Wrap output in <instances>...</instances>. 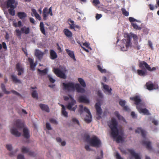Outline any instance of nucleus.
<instances>
[{
    "instance_id": "1",
    "label": "nucleus",
    "mask_w": 159,
    "mask_h": 159,
    "mask_svg": "<svg viewBox=\"0 0 159 159\" xmlns=\"http://www.w3.org/2000/svg\"><path fill=\"white\" fill-rule=\"evenodd\" d=\"M108 125L111 129V135L114 138H116L117 143H119L120 141L123 140L122 137L119 135V130L117 128L118 123L115 118H112Z\"/></svg>"
},
{
    "instance_id": "2",
    "label": "nucleus",
    "mask_w": 159,
    "mask_h": 159,
    "mask_svg": "<svg viewBox=\"0 0 159 159\" xmlns=\"http://www.w3.org/2000/svg\"><path fill=\"white\" fill-rule=\"evenodd\" d=\"M62 84L63 90L68 92H74L75 89L78 93H84L85 92V89L82 88L78 84H75L72 82H69L67 83H63Z\"/></svg>"
},
{
    "instance_id": "3",
    "label": "nucleus",
    "mask_w": 159,
    "mask_h": 159,
    "mask_svg": "<svg viewBox=\"0 0 159 159\" xmlns=\"http://www.w3.org/2000/svg\"><path fill=\"white\" fill-rule=\"evenodd\" d=\"M64 98L65 101L68 100L67 104L66 105V108L70 111H75L77 108L76 101L70 95H69V97L64 96Z\"/></svg>"
},
{
    "instance_id": "4",
    "label": "nucleus",
    "mask_w": 159,
    "mask_h": 159,
    "mask_svg": "<svg viewBox=\"0 0 159 159\" xmlns=\"http://www.w3.org/2000/svg\"><path fill=\"white\" fill-rule=\"evenodd\" d=\"M135 132L136 133H141V134L142 136L144 139L142 141V144L145 146L146 148L148 149L149 150L151 149L152 147L151 146V142L146 140L145 131L141 128H138L135 130Z\"/></svg>"
},
{
    "instance_id": "5",
    "label": "nucleus",
    "mask_w": 159,
    "mask_h": 159,
    "mask_svg": "<svg viewBox=\"0 0 159 159\" xmlns=\"http://www.w3.org/2000/svg\"><path fill=\"white\" fill-rule=\"evenodd\" d=\"M130 99L134 102V103L136 105V107L142 106L143 107H145V103L144 102L142 101L140 96L137 95L130 97Z\"/></svg>"
},
{
    "instance_id": "6",
    "label": "nucleus",
    "mask_w": 159,
    "mask_h": 159,
    "mask_svg": "<svg viewBox=\"0 0 159 159\" xmlns=\"http://www.w3.org/2000/svg\"><path fill=\"white\" fill-rule=\"evenodd\" d=\"M90 140L89 144L92 146L96 148H99L101 146V142L97 136H94L92 137Z\"/></svg>"
},
{
    "instance_id": "7",
    "label": "nucleus",
    "mask_w": 159,
    "mask_h": 159,
    "mask_svg": "<svg viewBox=\"0 0 159 159\" xmlns=\"http://www.w3.org/2000/svg\"><path fill=\"white\" fill-rule=\"evenodd\" d=\"M15 31L16 33V36L18 37H20L22 33H24L25 34H29L30 32V29L29 27H26V26H24L21 28L20 30L19 29H16L15 30Z\"/></svg>"
},
{
    "instance_id": "8",
    "label": "nucleus",
    "mask_w": 159,
    "mask_h": 159,
    "mask_svg": "<svg viewBox=\"0 0 159 159\" xmlns=\"http://www.w3.org/2000/svg\"><path fill=\"white\" fill-rule=\"evenodd\" d=\"M84 111L88 114L86 117L84 118V121L87 123H89L92 120V116L91 113L89 110L86 107L84 108Z\"/></svg>"
},
{
    "instance_id": "9",
    "label": "nucleus",
    "mask_w": 159,
    "mask_h": 159,
    "mask_svg": "<svg viewBox=\"0 0 159 159\" xmlns=\"http://www.w3.org/2000/svg\"><path fill=\"white\" fill-rule=\"evenodd\" d=\"M95 107L96 110V115L98 116L97 118L99 120L101 118V115L102 113V110L101 108V104L99 102H97L95 105Z\"/></svg>"
},
{
    "instance_id": "10",
    "label": "nucleus",
    "mask_w": 159,
    "mask_h": 159,
    "mask_svg": "<svg viewBox=\"0 0 159 159\" xmlns=\"http://www.w3.org/2000/svg\"><path fill=\"white\" fill-rule=\"evenodd\" d=\"M18 4V2L15 0H7L6 5L8 8H15Z\"/></svg>"
},
{
    "instance_id": "11",
    "label": "nucleus",
    "mask_w": 159,
    "mask_h": 159,
    "mask_svg": "<svg viewBox=\"0 0 159 159\" xmlns=\"http://www.w3.org/2000/svg\"><path fill=\"white\" fill-rule=\"evenodd\" d=\"M53 72L58 77L64 79L66 78V76L65 74L58 68H54Z\"/></svg>"
},
{
    "instance_id": "12",
    "label": "nucleus",
    "mask_w": 159,
    "mask_h": 159,
    "mask_svg": "<svg viewBox=\"0 0 159 159\" xmlns=\"http://www.w3.org/2000/svg\"><path fill=\"white\" fill-rule=\"evenodd\" d=\"M16 68L18 73L17 75L20 76L24 73V68L22 66L21 63L18 62L16 65Z\"/></svg>"
},
{
    "instance_id": "13",
    "label": "nucleus",
    "mask_w": 159,
    "mask_h": 159,
    "mask_svg": "<svg viewBox=\"0 0 159 159\" xmlns=\"http://www.w3.org/2000/svg\"><path fill=\"white\" fill-rule=\"evenodd\" d=\"M21 152L24 153H28V154L32 157H34L35 155V153L34 152L29 151V149L25 146H22L21 148Z\"/></svg>"
},
{
    "instance_id": "14",
    "label": "nucleus",
    "mask_w": 159,
    "mask_h": 159,
    "mask_svg": "<svg viewBox=\"0 0 159 159\" xmlns=\"http://www.w3.org/2000/svg\"><path fill=\"white\" fill-rule=\"evenodd\" d=\"M78 101L80 103H89V100L87 98L85 95L80 96L78 98Z\"/></svg>"
},
{
    "instance_id": "15",
    "label": "nucleus",
    "mask_w": 159,
    "mask_h": 159,
    "mask_svg": "<svg viewBox=\"0 0 159 159\" xmlns=\"http://www.w3.org/2000/svg\"><path fill=\"white\" fill-rule=\"evenodd\" d=\"M143 107L142 106H138L136 107V108L140 113H143L144 115H149L150 113L148 110L146 108H142V107Z\"/></svg>"
},
{
    "instance_id": "16",
    "label": "nucleus",
    "mask_w": 159,
    "mask_h": 159,
    "mask_svg": "<svg viewBox=\"0 0 159 159\" xmlns=\"http://www.w3.org/2000/svg\"><path fill=\"white\" fill-rule=\"evenodd\" d=\"M44 54L43 52H41L39 50L36 49L35 50V56L39 60H41L43 58Z\"/></svg>"
},
{
    "instance_id": "17",
    "label": "nucleus",
    "mask_w": 159,
    "mask_h": 159,
    "mask_svg": "<svg viewBox=\"0 0 159 159\" xmlns=\"http://www.w3.org/2000/svg\"><path fill=\"white\" fill-rule=\"evenodd\" d=\"M146 86L147 89L149 90H151L153 89H156L158 88V85L153 84L150 83L149 82H147L146 83Z\"/></svg>"
},
{
    "instance_id": "18",
    "label": "nucleus",
    "mask_w": 159,
    "mask_h": 159,
    "mask_svg": "<svg viewBox=\"0 0 159 159\" xmlns=\"http://www.w3.org/2000/svg\"><path fill=\"white\" fill-rule=\"evenodd\" d=\"M23 136L26 139H29L30 138V132L29 129L27 127H24L23 129Z\"/></svg>"
},
{
    "instance_id": "19",
    "label": "nucleus",
    "mask_w": 159,
    "mask_h": 159,
    "mask_svg": "<svg viewBox=\"0 0 159 159\" xmlns=\"http://www.w3.org/2000/svg\"><path fill=\"white\" fill-rule=\"evenodd\" d=\"M128 151L131 155L134 157L135 159H141L138 154L136 153L134 150L129 149H128Z\"/></svg>"
},
{
    "instance_id": "20",
    "label": "nucleus",
    "mask_w": 159,
    "mask_h": 159,
    "mask_svg": "<svg viewBox=\"0 0 159 159\" xmlns=\"http://www.w3.org/2000/svg\"><path fill=\"white\" fill-rule=\"evenodd\" d=\"M28 61L30 64V67L32 70H35V68L37 65L36 63H34L33 59L30 58H28Z\"/></svg>"
},
{
    "instance_id": "21",
    "label": "nucleus",
    "mask_w": 159,
    "mask_h": 159,
    "mask_svg": "<svg viewBox=\"0 0 159 159\" xmlns=\"http://www.w3.org/2000/svg\"><path fill=\"white\" fill-rule=\"evenodd\" d=\"M10 131L12 134L17 137H20L21 135V133L19 132L17 129L15 128L11 129Z\"/></svg>"
},
{
    "instance_id": "22",
    "label": "nucleus",
    "mask_w": 159,
    "mask_h": 159,
    "mask_svg": "<svg viewBox=\"0 0 159 159\" xmlns=\"http://www.w3.org/2000/svg\"><path fill=\"white\" fill-rule=\"evenodd\" d=\"M65 50L67 53L70 57L74 61H76V59L75 58L74 52L68 49H66Z\"/></svg>"
},
{
    "instance_id": "23",
    "label": "nucleus",
    "mask_w": 159,
    "mask_h": 159,
    "mask_svg": "<svg viewBox=\"0 0 159 159\" xmlns=\"http://www.w3.org/2000/svg\"><path fill=\"white\" fill-rule=\"evenodd\" d=\"M139 66L140 68L143 69L145 67L147 70L149 66L148 63L145 61H141L139 63Z\"/></svg>"
},
{
    "instance_id": "24",
    "label": "nucleus",
    "mask_w": 159,
    "mask_h": 159,
    "mask_svg": "<svg viewBox=\"0 0 159 159\" xmlns=\"http://www.w3.org/2000/svg\"><path fill=\"white\" fill-rule=\"evenodd\" d=\"M17 16L20 19L22 20H23L27 16L26 14L23 12H18Z\"/></svg>"
},
{
    "instance_id": "25",
    "label": "nucleus",
    "mask_w": 159,
    "mask_h": 159,
    "mask_svg": "<svg viewBox=\"0 0 159 159\" xmlns=\"http://www.w3.org/2000/svg\"><path fill=\"white\" fill-rule=\"evenodd\" d=\"M39 107L43 111H45L48 112H49V108L47 105L40 104L39 105Z\"/></svg>"
},
{
    "instance_id": "26",
    "label": "nucleus",
    "mask_w": 159,
    "mask_h": 159,
    "mask_svg": "<svg viewBox=\"0 0 159 159\" xmlns=\"http://www.w3.org/2000/svg\"><path fill=\"white\" fill-rule=\"evenodd\" d=\"M61 106L62 107L61 108V114L65 117H68V112L66 110V108L65 106L61 104Z\"/></svg>"
},
{
    "instance_id": "27",
    "label": "nucleus",
    "mask_w": 159,
    "mask_h": 159,
    "mask_svg": "<svg viewBox=\"0 0 159 159\" xmlns=\"http://www.w3.org/2000/svg\"><path fill=\"white\" fill-rule=\"evenodd\" d=\"M50 58L52 60L56 58L57 57V53L53 50H50Z\"/></svg>"
},
{
    "instance_id": "28",
    "label": "nucleus",
    "mask_w": 159,
    "mask_h": 159,
    "mask_svg": "<svg viewBox=\"0 0 159 159\" xmlns=\"http://www.w3.org/2000/svg\"><path fill=\"white\" fill-rule=\"evenodd\" d=\"M65 34L68 37H71L72 36V33L67 29H65L63 30Z\"/></svg>"
},
{
    "instance_id": "29",
    "label": "nucleus",
    "mask_w": 159,
    "mask_h": 159,
    "mask_svg": "<svg viewBox=\"0 0 159 159\" xmlns=\"http://www.w3.org/2000/svg\"><path fill=\"white\" fill-rule=\"evenodd\" d=\"M48 9L47 7H44L43 10V19L46 20L47 19L48 16Z\"/></svg>"
},
{
    "instance_id": "30",
    "label": "nucleus",
    "mask_w": 159,
    "mask_h": 159,
    "mask_svg": "<svg viewBox=\"0 0 159 159\" xmlns=\"http://www.w3.org/2000/svg\"><path fill=\"white\" fill-rule=\"evenodd\" d=\"M102 84L103 85V87L105 90V92H106L109 93L111 94V91L112 89L111 88H109V86L106 84H104L103 83H102Z\"/></svg>"
},
{
    "instance_id": "31",
    "label": "nucleus",
    "mask_w": 159,
    "mask_h": 159,
    "mask_svg": "<svg viewBox=\"0 0 159 159\" xmlns=\"http://www.w3.org/2000/svg\"><path fill=\"white\" fill-rule=\"evenodd\" d=\"M16 126L18 129H22L24 128V125L19 120H17L16 121Z\"/></svg>"
},
{
    "instance_id": "32",
    "label": "nucleus",
    "mask_w": 159,
    "mask_h": 159,
    "mask_svg": "<svg viewBox=\"0 0 159 159\" xmlns=\"http://www.w3.org/2000/svg\"><path fill=\"white\" fill-rule=\"evenodd\" d=\"M11 78L13 82L14 83H21V81L20 80L18 79L16 75H11Z\"/></svg>"
},
{
    "instance_id": "33",
    "label": "nucleus",
    "mask_w": 159,
    "mask_h": 159,
    "mask_svg": "<svg viewBox=\"0 0 159 159\" xmlns=\"http://www.w3.org/2000/svg\"><path fill=\"white\" fill-rule=\"evenodd\" d=\"M137 74L140 76H145L147 75V72L142 70H138Z\"/></svg>"
},
{
    "instance_id": "34",
    "label": "nucleus",
    "mask_w": 159,
    "mask_h": 159,
    "mask_svg": "<svg viewBox=\"0 0 159 159\" xmlns=\"http://www.w3.org/2000/svg\"><path fill=\"white\" fill-rule=\"evenodd\" d=\"M78 81L80 83L81 85L83 87H86V83L84 80L81 78H78Z\"/></svg>"
},
{
    "instance_id": "35",
    "label": "nucleus",
    "mask_w": 159,
    "mask_h": 159,
    "mask_svg": "<svg viewBox=\"0 0 159 159\" xmlns=\"http://www.w3.org/2000/svg\"><path fill=\"white\" fill-rule=\"evenodd\" d=\"M40 30L42 33L44 35L46 34V32L44 27V24L43 22H41L40 24Z\"/></svg>"
},
{
    "instance_id": "36",
    "label": "nucleus",
    "mask_w": 159,
    "mask_h": 159,
    "mask_svg": "<svg viewBox=\"0 0 159 159\" xmlns=\"http://www.w3.org/2000/svg\"><path fill=\"white\" fill-rule=\"evenodd\" d=\"M40 30L42 33L44 35L46 34V32L44 27V24L43 22H41L40 24Z\"/></svg>"
},
{
    "instance_id": "37",
    "label": "nucleus",
    "mask_w": 159,
    "mask_h": 159,
    "mask_svg": "<svg viewBox=\"0 0 159 159\" xmlns=\"http://www.w3.org/2000/svg\"><path fill=\"white\" fill-rule=\"evenodd\" d=\"M127 39L126 41V46L127 47H129L131 43V38L129 35H128L127 36Z\"/></svg>"
},
{
    "instance_id": "38",
    "label": "nucleus",
    "mask_w": 159,
    "mask_h": 159,
    "mask_svg": "<svg viewBox=\"0 0 159 159\" xmlns=\"http://www.w3.org/2000/svg\"><path fill=\"white\" fill-rule=\"evenodd\" d=\"M1 87L2 91L5 94H9L10 92L9 91H7L5 88V86L3 84H1Z\"/></svg>"
},
{
    "instance_id": "39",
    "label": "nucleus",
    "mask_w": 159,
    "mask_h": 159,
    "mask_svg": "<svg viewBox=\"0 0 159 159\" xmlns=\"http://www.w3.org/2000/svg\"><path fill=\"white\" fill-rule=\"evenodd\" d=\"M38 70L40 74L41 75H44L46 74L47 73L48 69L47 68H45L43 70H41L40 69H38Z\"/></svg>"
},
{
    "instance_id": "40",
    "label": "nucleus",
    "mask_w": 159,
    "mask_h": 159,
    "mask_svg": "<svg viewBox=\"0 0 159 159\" xmlns=\"http://www.w3.org/2000/svg\"><path fill=\"white\" fill-rule=\"evenodd\" d=\"M14 9L15 8H10L8 10L9 14L12 16H14L15 15V10Z\"/></svg>"
},
{
    "instance_id": "41",
    "label": "nucleus",
    "mask_w": 159,
    "mask_h": 159,
    "mask_svg": "<svg viewBox=\"0 0 159 159\" xmlns=\"http://www.w3.org/2000/svg\"><path fill=\"white\" fill-rule=\"evenodd\" d=\"M133 47L135 49H136L138 50H139L140 48V46L139 44L138 41L135 42L134 43V45Z\"/></svg>"
},
{
    "instance_id": "42",
    "label": "nucleus",
    "mask_w": 159,
    "mask_h": 159,
    "mask_svg": "<svg viewBox=\"0 0 159 159\" xmlns=\"http://www.w3.org/2000/svg\"><path fill=\"white\" fill-rule=\"evenodd\" d=\"M32 96L34 98H38V96L36 90L33 91L31 94Z\"/></svg>"
},
{
    "instance_id": "43",
    "label": "nucleus",
    "mask_w": 159,
    "mask_h": 159,
    "mask_svg": "<svg viewBox=\"0 0 159 159\" xmlns=\"http://www.w3.org/2000/svg\"><path fill=\"white\" fill-rule=\"evenodd\" d=\"M122 14L125 16H128L129 15V12L126 11L125 9L122 8L121 9Z\"/></svg>"
},
{
    "instance_id": "44",
    "label": "nucleus",
    "mask_w": 159,
    "mask_h": 159,
    "mask_svg": "<svg viewBox=\"0 0 159 159\" xmlns=\"http://www.w3.org/2000/svg\"><path fill=\"white\" fill-rule=\"evenodd\" d=\"M132 25L133 28L135 30H140L141 29V27L137 25L136 23H132Z\"/></svg>"
},
{
    "instance_id": "45",
    "label": "nucleus",
    "mask_w": 159,
    "mask_h": 159,
    "mask_svg": "<svg viewBox=\"0 0 159 159\" xmlns=\"http://www.w3.org/2000/svg\"><path fill=\"white\" fill-rule=\"evenodd\" d=\"M79 108L78 110V111L80 115H81L84 111V108L83 106L82 105H79Z\"/></svg>"
},
{
    "instance_id": "46",
    "label": "nucleus",
    "mask_w": 159,
    "mask_h": 159,
    "mask_svg": "<svg viewBox=\"0 0 159 159\" xmlns=\"http://www.w3.org/2000/svg\"><path fill=\"white\" fill-rule=\"evenodd\" d=\"M84 138L86 141L88 143H90L91 141L90 140H91V138H90L89 135H85Z\"/></svg>"
},
{
    "instance_id": "47",
    "label": "nucleus",
    "mask_w": 159,
    "mask_h": 159,
    "mask_svg": "<svg viewBox=\"0 0 159 159\" xmlns=\"http://www.w3.org/2000/svg\"><path fill=\"white\" fill-rule=\"evenodd\" d=\"M98 68L102 73H105L106 72V70L105 69H102L99 65H97Z\"/></svg>"
},
{
    "instance_id": "48",
    "label": "nucleus",
    "mask_w": 159,
    "mask_h": 159,
    "mask_svg": "<svg viewBox=\"0 0 159 159\" xmlns=\"http://www.w3.org/2000/svg\"><path fill=\"white\" fill-rule=\"evenodd\" d=\"M131 37L133 38L134 41H138V37L137 35L134 34H131Z\"/></svg>"
},
{
    "instance_id": "49",
    "label": "nucleus",
    "mask_w": 159,
    "mask_h": 159,
    "mask_svg": "<svg viewBox=\"0 0 159 159\" xmlns=\"http://www.w3.org/2000/svg\"><path fill=\"white\" fill-rule=\"evenodd\" d=\"M48 77L49 79V81L51 83H53L55 81V80L53 79L50 75H48Z\"/></svg>"
},
{
    "instance_id": "50",
    "label": "nucleus",
    "mask_w": 159,
    "mask_h": 159,
    "mask_svg": "<svg viewBox=\"0 0 159 159\" xmlns=\"http://www.w3.org/2000/svg\"><path fill=\"white\" fill-rule=\"evenodd\" d=\"M125 103L126 101L125 100H120L119 102V104L120 105L123 107L125 106Z\"/></svg>"
},
{
    "instance_id": "51",
    "label": "nucleus",
    "mask_w": 159,
    "mask_h": 159,
    "mask_svg": "<svg viewBox=\"0 0 159 159\" xmlns=\"http://www.w3.org/2000/svg\"><path fill=\"white\" fill-rule=\"evenodd\" d=\"M72 121L75 123H76L78 125H80V122L79 121L75 118H73L72 119Z\"/></svg>"
},
{
    "instance_id": "52",
    "label": "nucleus",
    "mask_w": 159,
    "mask_h": 159,
    "mask_svg": "<svg viewBox=\"0 0 159 159\" xmlns=\"http://www.w3.org/2000/svg\"><path fill=\"white\" fill-rule=\"evenodd\" d=\"M49 121L51 123L56 125H57L58 123L57 121L55 119L53 118L50 119L49 120Z\"/></svg>"
},
{
    "instance_id": "53",
    "label": "nucleus",
    "mask_w": 159,
    "mask_h": 159,
    "mask_svg": "<svg viewBox=\"0 0 159 159\" xmlns=\"http://www.w3.org/2000/svg\"><path fill=\"white\" fill-rule=\"evenodd\" d=\"M115 116L117 117V118L119 120L121 119V116L120 115L119 112L117 111H116L114 113Z\"/></svg>"
},
{
    "instance_id": "54",
    "label": "nucleus",
    "mask_w": 159,
    "mask_h": 159,
    "mask_svg": "<svg viewBox=\"0 0 159 159\" xmlns=\"http://www.w3.org/2000/svg\"><path fill=\"white\" fill-rule=\"evenodd\" d=\"M46 128L48 130H51L52 129V128H51V125L48 122L46 123Z\"/></svg>"
},
{
    "instance_id": "55",
    "label": "nucleus",
    "mask_w": 159,
    "mask_h": 159,
    "mask_svg": "<svg viewBox=\"0 0 159 159\" xmlns=\"http://www.w3.org/2000/svg\"><path fill=\"white\" fill-rule=\"evenodd\" d=\"M6 147L7 149L10 151H11L12 149V147L11 144L6 145Z\"/></svg>"
},
{
    "instance_id": "56",
    "label": "nucleus",
    "mask_w": 159,
    "mask_h": 159,
    "mask_svg": "<svg viewBox=\"0 0 159 159\" xmlns=\"http://www.w3.org/2000/svg\"><path fill=\"white\" fill-rule=\"evenodd\" d=\"M157 69V68L156 67H153L152 68H151V67L149 66L148 67L147 70L149 71L152 72V71H155Z\"/></svg>"
},
{
    "instance_id": "57",
    "label": "nucleus",
    "mask_w": 159,
    "mask_h": 159,
    "mask_svg": "<svg viewBox=\"0 0 159 159\" xmlns=\"http://www.w3.org/2000/svg\"><path fill=\"white\" fill-rule=\"evenodd\" d=\"M18 151V149H17L15 150V152L13 151L11 152L9 154V156L11 157H12L15 155Z\"/></svg>"
},
{
    "instance_id": "58",
    "label": "nucleus",
    "mask_w": 159,
    "mask_h": 159,
    "mask_svg": "<svg viewBox=\"0 0 159 159\" xmlns=\"http://www.w3.org/2000/svg\"><path fill=\"white\" fill-rule=\"evenodd\" d=\"M116 159H123L118 152H116Z\"/></svg>"
},
{
    "instance_id": "59",
    "label": "nucleus",
    "mask_w": 159,
    "mask_h": 159,
    "mask_svg": "<svg viewBox=\"0 0 159 159\" xmlns=\"http://www.w3.org/2000/svg\"><path fill=\"white\" fill-rule=\"evenodd\" d=\"M129 20L130 22L137 21V20L132 17H129Z\"/></svg>"
},
{
    "instance_id": "60",
    "label": "nucleus",
    "mask_w": 159,
    "mask_h": 159,
    "mask_svg": "<svg viewBox=\"0 0 159 159\" xmlns=\"http://www.w3.org/2000/svg\"><path fill=\"white\" fill-rule=\"evenodd\" d=\"M31 11H32V13L31 14V15L32 16H33V14L34 16L37 14L38 13L37 12L36 10L34 9H31Z\"/></svg>"
},
{
    "instance_id": "61",
    "label": "nucleus",
    "mask_w": 159,
    "mask_h": 159,
    "mask_svg": "<svg viewBox=\"0 0 159 159\" xmlns=\"http://www.w3.org/2000/svg\"><path fill=\"white\" fill-rule=\"evenodd\" d=\"M2 48L3 47V48L5 50H7V46L6 44V43L5 42H3L2 43Z\"/></svg>"
},
{
    "instance_id": "62",
    "label": "nucleus",
    "mask_w": 159,
    "mask_h": 159,
    "mask_svg": "<svg viewBox=\"0 0 159 159\" xmlns=\"http://www.w3.org/2000/svg\"><path fill=\"white\" fill-rule=\"evenodd\" d=\"M17 159H25L24 156L21 154L18 155L17 157Z\"/></svg>"
},
{
    "instance_id": "63",
    "label": "nucleus",
    "mask_w": 159,
    "mask_h": 159,
    "mask_svg": "<svg viewBox=\"0 0 159 159\" xmlns=\"http://www.w3.org/2000/svg\"><path fill=\"white\" fill-rule=\"evenodd\" d=\"M11 92H12L13 93L17 95H18V96H20V97H22L21 95H20V94L19 93H18V92H17L16 91H15V90H12L11 91Z\"/></svg>"
},
{
    "instance_id": "64",
    "label": "nucleus",
    "mask_w": 159,
    "mask_h": 159,
    "mask_svg": "<svg viewBox=\"0 0 159 159\" xmlns=\"http://www.w3.org/2000/svg\"><path fill=\"white\" fill-rule=\"evenodd\" d=\"M123 107V109L126 111H130V109L128 107V106H124Z\"/></svg>"
}]
</instances>
